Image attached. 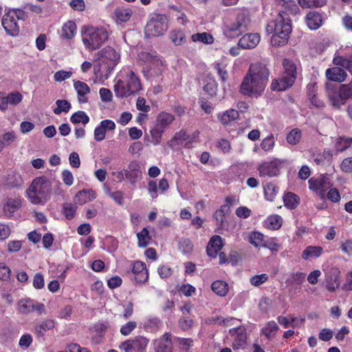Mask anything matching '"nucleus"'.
I'll return each mask as SVG.
<instances>
[{
    "mask_svg": "<svg viewBox=\"0 0 352 352\" xmlns=\"http://www.w3.org/2000/svg\"><path fill=\"white\" fill-rule=\"evenodd\" d=\"M116 129V124L111 120H102L98 126L94 129V139L97 142H101L106 138L107 131H113Z\"/></svg>",
    "mask_w": 352,
    "mask_h": 352,
    "instance_id": "nucleus-18",
    "label": "nucleus"
},
{
    "mask_svg": "<svg viewBox=\"0 0 352 352\" xmlns=\"http://www.w3.org/2000/svg\"><path fill=\"white\" fill-rule=\"evenodd\" d=\"M55 327V321L52 319H45L37 323L34 328V332L38 338H43L47 331L52 330Z\"/></svg>",
    "mask_w": 352,
    "mask_h": 352,
    "instance_id": "nucleus-29",
    "label": "nucleus"
},
{
    "mask_svg": "<svg viewBox=\"0 0 352 352\" xmlns=\"http://www.w3.org/2000/svg\"><path fill=\"white\" fill-rule=\"evenodd\" d=\"M204 90L210 96H214L217 90V83L212 79L209 78L206 84L204 86Z\"/></svg>",
    "mask_w": 352,
    "mask_h": 352,
    "instance_id": "nucleus-63",
    "label": "nucleus"
},
{
    "mask_svg": "<svg viewBox=\"0 0 352 352\" xmlns=\"http://www.w3.org/2000/svg\"><path fill=\"white\" fill-rule=\"evenodd\" d=\"M27 18L25 12L21 9H8L6 11L1 20V24L6 33L12 36L19 33V20L24 21Z\"/></svg>",
    "mask_w": 352,
    "mask_h": 352,
    "instance_id": "nucleus-7",
    "label": "nucleus"
},
{
    "mask_svg": "<svg viewBox=\"0 0 352 352\" xmlns=\"http://www.w3.org/2000/svg\"><path fill=\"white\" fill-rule=\"evenodd\" d=\"M352 144V138L339 137L336 141V148L338 151L342 152Z\"/></svg>",
    "mask_w": 352,
    "mask_h": 352,
    "instance_id": "nucleus-52",
    "label": "nucleus"
},
{
    "mask_svg": "<svg viewBox=\"0 0 352 352\" xmlns=\"http://www.w3.org/2000/svg\"><path fill=\"white\" fill-rule=\"evenodd\" d=\"M117 78V82L114 85L117 97H128L142 89L139 78L129 67H123Z\"/></svg>",
    "mask_w": 352,
    "mask_h": 352,
    "instance_id": "nucleus-5",
    "label": "nucleus"
},
{
    "mask_svg": "<svg viewBox=\"0 0 352 352\" xmlns=\"http://www.w3.org/2000/svg\"><path fill=\"white\" fill-rule=\"evenodd\" d=\"M114 15L118 23L126 22L130 19L132 11L129 8H117L114 11Z\"/></svg>",
    "mask_w": 352,
    "mask_h": 352,
    "instance_id": "nucleus-42",
    "label": "nucleus"
},
{
    "mask_svg": "<svg viewBox=\"0 0 352 352\" xmlns=\"http://www.w3.org/2000/svg\"><path fill=\"white\" fill-rule=\"evenodd\" d=\"M110 31L105 26H84L81 30L82 41L86 50H98L109 38Z\"/></svg>",
    "mask_w": 352,
    "mask_h": 352,
    "instance_id": "nucleus-6",
    "label": "nucleus"
},
{
    "mask_svg": "<svg viewBox=\"0 0 352 352\" xmlns=\"http://www.w3.org/2000/svg\"><path fill=\"white\" fill-rule=\"evenodd\" d=\"M174 120L175 116L173 114L167 112H161L157 115L155 124L165 131Z\"/></svg>",
    "mask_w": 352,
    "mask_h": 352,
    "instance_id": "nucleus-34",
    "label": "nucleus"
},
{
    "mask_svg": "<svg viewBox=\"0 0 352 352\" xmlns=\"http://www.w3.org/2000/svg\"><path fill=\"white\" fill-rule=\"evenodd\" d=\"M265 30L268 34H272L271 43L273 46H284L292 32L291 19L285 12H279L276 19L267 23Z\"/></svg>",
    "mask_w": 352,
    "mask_h": 352,
    "instance_id": "nucleus-3",
    "label": "nucleus"
},
{
    "mask_svg": "<svg viewBox=\"0 0 352 352\" xmlns=\"http://www.w3.org/2000/svg\"><path fill=\"white\" fill-rule=\"evenodd\" d=\"M260 40V35L257 33L246 34L239 39L238 45L243 49H252L258 44Z\"/></svg>",
    "mask_w": 352,
    "mask_h": 352,
    "instance_id": "nucleus-22",
    "label": "nucleus"
},
{
    "mask_svg": "<svg viewBox=\"0 0 352 352\" xmlns=\"http://www.w3.org/2000/svg\"><path fill=\"white\" fill-rule=\"evenodd\" d=\"M53 180L45 175L36 177L26 190L30 201L34 205H45L51 197Z\"/></svg>",
    "mask_w": 352,
    "mask_h": 352,
    "instance_id": "nucleus-4",
    "label": "nucleus"
},
{
    "mask_svg": "<svg viewBox=\"0 0 352 352\" xmlns=\"http://www.w3.org/2000/svg\"><path fill=\"white\" fill-rule=\"evenodd\" d=\"M263 248H267L272 252H278L280 248V245L278 243L276 238L266 237Z\"/></svg>",
    "mask_w": 352,
    "mask_h": 352,
    "instance_id": "nucleus-60",
    "label": "nucleus"
},
{
    "mask_svg": "<svg viewBox=\"0 0 352 352\" xmlns=\"http://www.w3.org/2000/svg\"><path fill=\"white\" fill-rule=\"evenodd\" d=\"M162 326L161 320L155 316H149L144 319L142 327L146 332L155 333Z\"/></svg>",
    "mask_w": 352,
    "mask_h": 352,
    "instance_id": "nucleus-30",
    "label": "nucleus"
},
{
    "mask_svg": "<svg viewBox=\"0 0 352 352\" xmlns=\"http://www.w3.org/2000/svg\"><path fill=\"white\" fill-rule=\"evenodd\" d=\"M16 134L14 131H8L0 136V153L4 148L10 146L16 140Z\"/></svg>",
    "mask_w": 352,
    "mask_h": 352,
    "instance_id": "nucleus-41",
    "label": "nucleus"
},
{
    "mask_svg": "<svg viewBox=\"0 0 352 352\" xmlns=\"http://www.w3.org/2000/svg\"><path fill=\"white\" fill-rule=\"evenodd\" d=\"M168 28V19L164 14H153L148 21L144 34L146 37H156L163 35Z\"/></svg>",
    "mask_w": 352,
    "mask_h": 352,
    "instance_id": "nucleus-8",
    "label": "nucleus"
},
{
    "mask_svg": "<svg viewBox=\"0 0 352 352\" xmlns=\"http://www.w3.org/2000/svg\"><path fill=\"white\" fill-rule=\"evenodd\" d=\"M21 206V199L19 197L9 198L3 206L5 213L11 215Z\"/></svg>",
    "mask_w": 352,
    "mask_h": 352,
    "instance_id": "nucleus-44",
    "label": "nucleus"
},
{
    "mask_svg": "<svg viewBox=\"0 0 352 352\" xmlns=\"http://www.w3.org/2000/svg\"><path fill=\"white\" fill-rule=\"evenodd\" d=\"M70 120L74 124L82 123L86 125L89 122V118L85 111H78L72 115Z\"/></svg>",
    "mask_w": 352,
    "mask_h": 352,
    "instance_id": "nucleus-50",
    "label": "nucleus"
},
{
    "mask_svg": "<svg viewBox=\"0 0 352 352\" xmlns=\"http://www.w3.org/2000/svg\"><path fill=\"white\" fill-rule=\"evenodd\" d=\"M333 62L334 65L345 68L352 73V55L349 56H336Z\"/></svg>",
    "mask_w": 352,
    "mask_h": 352,
    "instance_id": "nucleus-43",
    "label": "nucleus"
},
{
    "mask_svg": "<svg viewBox=\"0 0 352 352\" xmlns=\"http://www.w3.org/2000/svg\"><path fill=\"white\" fill-rule=\"evenodd\" d=\"M155 352H173L172 336L169 333L164 334L162 338L154 342Z\"/></svg>",
    "mask_w": 352,
    "mask_h": 352,
    "instance_id": "nucleus-24",
    "label": "nucleus"
},
{
    "mask_svg": "<svg viewBox=\"0 0 352 352\" xmlns=\"http://www.w3.org/2000/svg\"><path fill=\"white\" fill-rule=\"evenodd\" d=\"M228 65L226 58H222L221 61L217 62L214 64V67L223 82H226L228 78V74L226 68Z\"/></svg>",
    "mask_w": 352,
    "mask_h": 352,
    "instance_id": "nucleus-45",
    "label": "nucleus"
},
{
    "mask_svg": "<svg viewBox=\"0 0 352 352\" xmlns=\"http://www.w3.org/2000/svg\"><path fill=\"white\" fill-rule=\"evenodd\" d=\"M169 38L175 45H182L186 40L185 30L182 28L173 29L169 33Z\"/></svg>",
    "mask_w": 352,
    "mask_h": 352,
    "instance_id": "nucleus-35",
    "label": "nucleus"
},
{
    "mask_svg": "<svg viewBox=\"0 0 352 352\" xmlns=\"http://www.w3.org/2000/svg\"><path fill=\"white\" fill-rule=\"evenodd\" d=\"M96 198V193L92 189H86L79 191L75 197V201L82 205Z\"/></svg>",
    "mask_w": 352,
    "mask_h": 352,
    "instance_id": "nucleus-33",
    "label": "nucleus"
},
{
    "mask_svg": "<svg viewBox=\"0 0 352 352\" xmlns=\"http://www.w3.org/2000/svg\"><path fill=\"white\" fill-rule=\"evenodd\" d=\"M283 224V219L280 215L272 214L266 218L264 221V226L269 230H278Z\"/></svg>",
    "mask_w": 352,
    "mask_h": 352,
    "instance_id": "nucleus-38",
    "label": "nucleus"
},
{
    "mask_svg": "<svg viewBox=\"0 0 352 352\" xmlns=\"http://www.w3.org/2000/svg\"><path fill=\"white\" fill-rule=\"evenodd\" d=\"M56 104V107L53 110L56 115L67 113L71 109V104L66 100H57Z\"/></svg>",
    "mask_w": 352,
    "mask_h": 352,
    "instance_id": "nucleus-53",
    "label": "nucleus"
},
{
    "mask_svg": "<svg viewBox=\"0 0 352 352\" xmlns=\"http://www.w3.org/2000/svg\"><path fill=\"white\" fill-rule=\"evenodd\" d=\"M132 274L137 283H145L148 278L146 265L141 261H135L132 265Z\"/></svg>",
    "mask_w": 352,
    "mask_h": 352,
    "instance_id": "nucleus-20",
    "label": "nucleus"
},
{
    "mask_svg": "<svg viewBox=\"0 0 352 352\" xmlns=\"http://www.w3.org/2000/svg\"><path fill=\"white\" fill-rule=\"evenodd\" d=\"M266 236L259 232H252L249 237V242L256 248L263 246Z\"/></svg>",
    "mask_w": 352,
    "mask_h": 352,
    "instance_id": "nucleus-49",
    "label": "nucleus"
},
{
    "mask_svg": "<svg viewBox=\"0 0 352 352\" xmlns=\"http://www.w3.org/2000/svg\"><path fill=\"white\" fill-rule=\"evenodd\" d=\"M285 163V160L278 158H274L270 161L262 162L257 168L260 177H277Z\"/></svg>",
    "mask_w": 352,
    "mask_h": 352,
    "instance_id": "nucleus-11",
    "label": "nucleus"
},
{
    "mask_svg": "<svg viewBox=\"0 0 352 352\" xmlns=\"http://www.w3.org/2000/svg\"><path fill=\"white\" fill-rule=\"evenodd\" d=\"M331 154L329 151H324L322 153H319L314 155V162L317 165L323 164L324 161H329Z\"/></svg>",
    "mask_w": 352,
    "mask_h": 352,
    "instance_id": "nucleus-64",
    "label": "nucleus"
},
{
    "mask_svg": "<svg viewBox=\"0 0 352 352\" xmlns=\"http://www.w3.org/2000/svg\"><path fill=\"white\" fill-rule=\"evenodd\" d=\"M327 95L334 107L340 108L345 104L346 100L340 89L335 88L331 86L327 87Z\"/></svg>",
    "mask_w": 352,
    "mask_h": 352,
    "instance_id": "nucleus-21",
    "label": "nucleus"
},
{
    "mask_svg": "<svg viewBox=\"0 0 352 352\" xmlns=\"http://www.w3.org/2000/svg\"><path fill=\"white\" fill-rule=\"evenodd\" d=\"M191 39L193 42H201L204 44H212L214 42L213 36L208 32L193 34Z\"/></svg>",
    "mask_w": 352,
    "mask_h": 352,
    "instance_id": "nucleus-48",
    "label": "nucleus"
},
{
    "mask_svg": "<svg viewBox=\"0 0 352 352\" xmlns=\"http://www.w3.org/2000/svg\"><path fill=\"white\" fill-rule=\"evenodd\" d=\"M174 342L185 351H188L193 345V340L191 338H175Z\"/></svg>",
    "mask_w": 352,
    "mask_h": 352,
    "instance_id": "nucleus-55",
    "label": "nucleus"
},
{
    "mask_svg": "<svg viewBox=\"0 0 352 352\" xmlns=\"http://www.w3.org/2000/svg\"><path fill=\"white\" fill-rule=\"evenodd\" d=\"M247 20L244 14H238L236 21L226 26L224 34L226 36L234 38L246 30Z\"/></svg>",
    "mask_w": 352,
    "mask_h": 352,
    "instance_id": "nucleus-13",
    "label": "nucleus"
},
{
    "mask_svg": "<svg viewBox=\"0 0 352 352\" xmlns=\"http://www.w3.org/2000/svg\"><path fill=\"white\" fill-rule=\"evenodd\" d=\"M323 16L316 11L309 12L305 16V22L307 27L311 30H318L322 24Z\"/></svg>",
    "mask_w": 352,
    "mask_h": 352,
    "instance_id": "nucleus-26",
    "label": "nucleus"
},
{
    "mask_svg": "<svg viewBox=\"0 0 352 352\" xmlns=\"http://www.w3.org/2000/svg\"><path fill=\"white\" fill-rule=\"evenodd\" d=\"M294 82L293 78H288V76L282 74L280 78L272 80L271 88L274 91H285L291 87Z\"/></svg>",
    "mask_w": 352,
    "mask_h": 352,
    "instance_id": "nucleus-28",
    "label": "nucleus"
},
{
    "mask_svg": "<svg viewBox=\"0 0 352 352\" xmlns=\"http://www.w3.org/2000/svg\"><path fill=\"white\" fill-rule=\"evenodd\" d=\"M323 248L320 246L309 245L302 252L301 257L304 260L318 258L322 255Z\"/></svg>",
    "mask_w": 352,
    "mask_h": 352,
    "instance_id": "nucleus-36",
    "label": "nucleus"
},
{
    "mask_svg": "<svg viewBox=\"0 0 352 352\" xmlns=\"http://www.w3.org/2000/svg\"><path fill=\"white\" fill-rule=\"evenodd\" d=\"M19 311L24 314H28L36 311L38 315L45 312V306L30 298L21 299L18 302Z\"/></svg>",
    "mask_w": 352,
    "mask_h": 352,
    "instance_id": "nucleus-14",
    "label": "nucleus"
},
{
    "mask_svg": "<svg viewBox=\"0 0 352 352\" xmlns=\"http://www.w3.org/2000/svg\"><path fill=\"white\" fill-rule=\"evenodd\" d=\"M270 72L261 63L252 64L241 85V93L248 96H260L268 81Z\"/></svg>",
    "mask_w": 352,
    "mask_h": 352,
    "instance_id": "nucleus-1",
    "label": "nucleus"
},
{
    "mask_svg": "<svg viewBox=\"0 0 352 352\" xmlns=\"http://www.w3.org/2000/svg\"><path fill=\"white\" fill-rule=\"evenodd\" d=\"M230 334L232 339V346L234 349L245 347L246 344V332L243 327L239 326L230 329Z\"/></svg>",
    "mask_w": 352,
    "mask_h": 352,
    "instance_id": "nucleus-17",
    "label": "nucleus"
},
{
    "mask_svg": "<svg viewBox=\"0 0 352 352\" xmlns=\"http://www.w3.org/2000/svg\"><path fill=\"white\" fill-rule=\"evenodd\" d=\"M22 99L23 96L19 92H12L8 95L0 92V109L6 110L9 104L15 106L20 103Z\"/></svg>",
    "mask_w": 352,
    "mask_h": 352,
    "instance_id": "nucleus-19",
    "label": "nucleus"
},
{
    "mask_svg": "<svg viewBox=\"0 0 352 352\" xmlns=\"http://www.w3.org/2000/svg\"><path fill=\"white\" fill-rule=\"evenodd\" d=\"M212 290L219 296H225L228 292V284L223 280H215L211 285Z\"/></svg>",
    "mask_w": 352,
    "mask_h": 352,
    "instance_id": "nucleus-46",
    "label": "nucleus"
},
{
    "mask_svg": "<svg viewBox=\"0 0 352 352\" xmlns=\"http://www.w3.org/2000/svg\"><path fill=\"white\" fill-rule=\"evenodd\" d=\"M77 25L74 21L69 20L63 23L60 32V38L63 41H70L76 34Z\"/></svg>",
    "mask_w": 352,
    "mask_h": 352,
    "instance_id": "nucleus-25",
    "label": "nucleus"
},
{
    "mask_svg": "<svg viewBox=\"0 0 352 352\" xmlns=\"http://www.w3.org/2000/svg\"><path fill=\"white\" fill-rule=\"evenodd\" d=\"M195 136L189 135L185 131H179L176 133L173 139L168 142L169 147L176 148L182 146L185 148H190Z\"/></svg>",
    "mask_w": 352,
    "mask_h": 352,
    "instance_id": "nucleus-15",
    "label": "nucleus"
},
{
    "mask_svg": "<svg viewBox=\"0 0 352 352\" xmlns=\"http://www.w3.org/2000/svg\"><path fill=\"white\" fill-rule=\"evenodd\" d=\"M94 72L99 81L109 78L112 72L120 63V53L113 47L107 46L96 54Z\"/></svg>",
    "mask_w": 352,
    "mask_h": 352,
    "instance_id": "nucleus-2",
    "label": "nucleus"
},
{
    "mask_svg": "<svg viewBox=\"0 0 352 352\" xmlns=\"http://www.w3.org/2000/svg\"><path fill=\"white\" fill-rule=\"evenodd\" d=\"M283 74L292 78L295 81L297 76V67L296 64L289 58H285L283 61Z\"/></svg>",
    "mask_w": 352,
    "mask_h": 352,
    "instance_id": "nucleus-37",
    "label": "nucleus"
},
{
    "mask_svg": "<svg viewBox=\"0 0 352 352\" xmlns=\"http://www.w3.org/2000/svg\"><path fill=\"white\" fill-rule=\"evenodd\" d=\"M137 325L135 321H129L120 327V332L122 336H129L136 329Z\"/></svg>",
    "mask_w": 352,
    "mask_h": 352,
    "instance_id": "nucleus-62",
    "label": "nucleus"
},
{
    "mask_svg": "<svg viewBox=\"0 0 352 352\" xmlns=\"http://www.w3.org/2000/svg\"><path fill=\"white\" fill-rule=\"evenodd\" d=\"M149 340L142 336H136L122 342L119 349L122 352H146Z\"/></svg>",
    "mask_w": 352,
    "mask_h": 352,
    "instance_id": "nucleus-10",
    "label": "nucleus"
},
{
    "mask_svg": "<svg viewBox=\"0 0 352 352\" xmlns=\"http://www.w3.org/2000/svg\"><path fill=\"white\" fill-rule=\"evenodd\" d=\"M164 131L163 129H160V127H157V126H156L155 124L153 126V128L151 129L150 131L151 135V142L154 145H157L160 143L162 135Z\"/></svg>",
    "mask_w": 352,
    "mask_h": 352,
    "instance_id": "nucleus-59",
    "label": "nucleus"
},
{
    "mask_svg": "<svg viewBox=\"0 0 352 352\" xmlns=\"http://www.w3.org/2000/svg\"><path fill=\"white\" fill-rule=\"evenodd\" d=\"M164 69V62L157 56L151 63L144 67L143 72L146 78H150L160 76Z\"/></svg>",
    "mask_w": 352,
    "mask_h": 352,
    "instance_id": "nucleus-16",
    "label": "nucleus"
},
{
    "mask_svg": "<svg viewBox=\"0 0 352 352\" xmlns=\"http://www.w3.org/2000/svg\"><path fill=\"white\" fill-rule=\"evenodd\" d=\"M298 197L292 192L287 193L283 199L285 206L289 209L295 208L298 204Z\"/></svg>",
    "mask_w": 352,
    "mask_h": 352,
    "instance_id": "nucleus-54",
    "label": "nucleus"
},
{
    "mask_svg": "<svg viewBox=\"0 0 352 352\" xmlns=\"http://www.w3.org/2000/svg\"><path fill=\"white\" fill-rule=\"evenodd\" d=\"M278 192V188L276 186L272 183H267L264 186V194L266 199L268 201H272L275 199L276 194Z\"/></svg>",
    "mask_w": 352,
    "mask_h": 352,
    "instance_id": "nucleus-51",
    "label": "nucleus"
},
{
    "mask_svg": "<svg viewBox=\"0 0 352 352\" xmlns=\"http://www.w3.org/2000/svg\"><path fill=\"white\" fill-rule=\"evenodd\" d=\"M326 76L332 81L343 82L346 77V73L342 68L336 67L327 69Z\"/></svg>",
    "mask_w": 352,
    "mask_h": 352,
    "instance_id": "nucleus-32",
    "label": "nucleus"
},
{
    "mask_svg": "<svg viewBox=\"0 0 352 352\" xmlns=\"http://www.w3.org/2000/svg\"><path fill=\"white\" fill-rule=\"evenodd\" d=\"M128 179L131 184L142 179V169L137 161H132L128 166Z\"/></svg>",
    "mask_w": 352,
    "mask_h": 352,
    "instance_id": "nucleus-27",
    "label": "nucleus"
},
{
    "mask_svg": "<svg viewBox=\"0 0 352 352\" xmlns=\"http://www.w3.org/2000/svg\"><path fill=\"white\" fill-rule=\"evenodd\" d=\"M279 327L276 322L274 320L267 322L261 329L262 334L268 340L273 339L276 332L278 331Z\"/></svg>",
    "mask_w": 352,
    "mask_h": 352,
    "instance_id": "nucleus-39",
    "label": "nucleus"
},
{
    "mask_svg": "<svg viewBox=\"0 0 352 352\" xmlns=\"http://www.w3.org/2000/svg\"><path fill=\"white\" fill-rule=\"evenodd\" d=\"M223 246V239L219 235L212 236L207 245L206 251L208 255L212 258H216L218 253Z\"/></svg>",
    "mask_w": 352,
    "mask_h": 352,
    "instance_id": "nucleus-23",
    "label": "nucleus"
},
{
    "mask_svg": "<svg viewBox=\"0 0 352 352\" xmlns=\"http://www.w3.org/2000/svg\"><path fill=\"white\" fill-rule=\"evenodd\" d=\"M74 87L78 94V100L80 103L87 102V95L90 92V88L85 83L80 80L75 81Z\"/></svg>",
    "mask_w": 352,
    "mask_h": 352,
    "instance_id": "nucleus-31",
    "label": "nucleus"
},
{
    "mask_svg": "<svg viewBox=\"0 0 352 352\" xmlns=\"http://www.w3.org/2000/svg\"><path fill=\"white\" fill-rule=\"evenodd\" d=\"M138 244L140 248H146L150 243L151 236L146 228H144L140 232L137 233Z\"/></svg>",
    "mask_w": 352,
    "mask_h": 352,
    "instance_id": "nucleus-47",
    "label": "nucleus"
},
{
    "mask_svg": "<svg viewBox=\"0 0 352 352\" xmlns=\"http://www.w3.org/2000/svg\"><path fill=\"white\" fill-rule=\"evenodd\" d=\"M283 6L285 10L281 12H285L288 16L289 14L295 15L299 12V8L294 1H287L283 3Z\"/></svg>",
    "mask_w": 352,
    "mask_h": 352,
    "instance_id": "nucleus-58",
    "label": "nucleus"
},
{
    "mask_svg": "<svg viewBox=\"0 0 352 352\" xmlns=\"http://www.w3.org/2000/svg\"><path fill=\"white\" fill-rule=\"evenodd\" d=\"M239 111L234 109H228L218 115V119L223 125L228 124L239 118Z\"/></svg>",
    "mask_w": 352,
    "mask_h": 352,
    "instance_id": "nucleus-40",
    "label": "nucleus"
},
{
    "mask_svg": "<svg viewBox=\"0 0 352 352\" xmlns=\"http://www.w3.org/2000/svg\"><path fill=\"white\" fill-rule=\"evenodd\" d=\"M157 55L155 52L151 53L147 51H142L138 54L139 60L144 63L145 66L151 63Z\"/></svg>",
    "mask_w": 352,
    "mask_h": 352,
    "instance_id": "nucleus-61",
    "label": "nucleus"
},
{
    "mask_svg": "<svg viewBox=\"0 0 352 352\" xmlns=\"http://www.w3.org/2000/svg\"><path fill=\"white\" fill-rule=\"evenodd\" d=\"M275 146V138L273 135H269L265 138L261 143V147L265 152H271Z\"/></svg>",
    "mask_w": 352,
    "mask_h": 352,
    "instance_id": "nucleus-57",
    "label": "nucleus"
},
{
    "mask_svg": "<svg viewBox=\"0 0 352 352\" xmlns=\"http://www.w3.org/2000/svg\"><path fill=\"white\" fill-rule=\"evenodd\" d=\"M308 183L309 189L322 200L325 199L327 190L333 186L330 177L324 175L311 177Z\"/></svg>",
    "mask_w": 352,
    "mask_h": 352,
    "instance_id": "nucleus-9",
    "label": "nucleus"
},
{
    "mask_svg": "<svg viewBox=\"0 0 352 352\" xmlns=\"http://www.w3.org/2000/svg\"><path fill=\"white\" fill-rule=\"evenodd\" d=\"M301 131L298 129H292L287 136V142L289 144L296 145L301 140Z\"/></svg>",
    "mask_w": 352,
    "mask_h": 352,
    "instance_id": "nucleus-56",
    "label": "nucleus"
},
{
    "mask_svg": "<svg viewBox=\"0 0 352 352\" xmlns=\"http://www.w3.org/2000/svg\"><path fill=\"white\" fill-rule=\"evenodd\" d=\"M324 272L325 277L324 281V287L330 292L336 291L340 285V270L336 267H328Z\"/></svg>",
    "mask_w": 352,
    "mask_h": 352,
    "instance_id": "nucleus-12",
    "label": "nucleus"
}]
</instances>
